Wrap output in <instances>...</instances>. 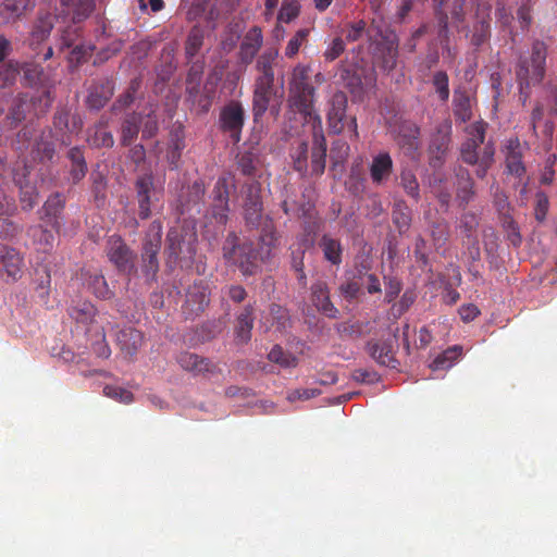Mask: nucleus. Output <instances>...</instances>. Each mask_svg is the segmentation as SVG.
I'll use <instances>...</instances> for the list:
<instances>
[{"label":"nucleus","instance_id":"f257e3e1","mask_svg":"<svg viewBox=\"0 0 557 557\" xmlns=\"http://www.w3.org/2000/svg\"><path fill=\"white\" fill-rule=\"evenodd\" d=\"M548 52V44L535 38L531 41L530 49L521 54L516 62V82L523 104L530 98V89L540 86L544 82L547 72Z\"/></svg>","mask_w":557,"mask_h":557},{"label":"nucleus","instance_id":"f03ea898","mask_svg":"<svg viewBox=\"0 0 557 557\" xmlns=\"http://www.w3.org/2000/svg\"><path fill=\"white\" fill-rule=\"evenodd\" d=\"M311 69L298 64L294 67L289 83L288 104L304 116L306 123L315 126V117L321 119L314 109L315 88L310 81Z\"/></svg>","mask_w":557,"mask_h":557},{"label":"nucleus","instance_id":"7ed1b4c3","mask_svg":"<svg viewBox=\"0 0 557 557\" xmlns=\"http://www.w3.org/2000/svg\"><path fill=\"white\" fill-rule=\"evenodd\" d=\"M225 262L236 267L244 276L256 275L260 270V256L253 243L240 242L235 232H230L222 246Z\"/></svg>","mask_w":557,"mask_h":557},{"label":"nucleus","instance_id":"20e7f679","mask_svg":"<svg viewBox=\"0 0 557 557\" xmlns=\"http://www.w3.org/2000/svg\"><path fill=\"white\" fill-rule=\"evenodd\" d=\"M162 223L153 221L149 225L141 249V271L148 282L156 281L159 272L158 253L161 248Z\"/></svg>","mask_w":557,"mask_h":557},{"label":"nucleus","instance_id":"39448f33","mask_svg":"<svg viewBox=\"0 0 557 557\" xmlns=\"http://www.w3.org/2000/svg\"><path fill=\"white\" fill-rule=\"evenodd\" d=\"M106 253L109 261L123 274L132 275L137 272L136 253L119 235H111L106 243Z\"/></svg>","mask_w":557,"mask_h":557},{"label":"nucleus","instance_id":"423d86ee","mask_svg":"<svg viewBox=\"0 0 557 557\" xmlns=\"http://www.w3.org/2000/svg\"><path fill=\"white\" fill-rule=\"evenodd\" d=\"M25 269L24 253L14 246L0 243V280L15 283L23 277Z\"/></svg>","mask_w":557,"mask_h":557},{"label":"nucleus","instance_id":"0eeeda50","mask_svg":"<svg viewBox=\"0 0 557 557\" xmlns=\"http://www.w3.org/2000/svg\"><path fill=\"white\" fill-rule=\"evenodd\" d=\"M246 112L242 102L231 100L220 111L219 128L230 136L233 143L242 139V132L245 125Z\"/></svg>","mask_w":557,"mask_h":557},{"label":"nucleus","instance_id":"6e6552de","mask_svg":"<svg viewBox=\"0 0 557 557\" xmlns=\"http://www.w3.org/2000/svg\"><path fill=\"white\" fill-rule=\"evenodd\" d=\"M545 108L549 113L557 115V78L550 77L541 88V98L531 112V127L535 133L537 123L543 119Z\"/></svg>","mask_w":557,"mask_h":557},{"label":"nucleus","instance_id":"1a4fd4ad","mask_svg":"<svg viewBox=\"0 0 557 557\" xmlns=\"http://www.w3.org/2000/svg\"><path fill=\"white\" fill-rule=\"evenodd\" d=\"M276 95L274 78H256L252 95V116L258 122L268 111L272 98Z\"/></svg>","mask_w":557,"mask_h":557},{"label":"nucleus","instance_id":"9d476101","mask_svg":"<svg viewBox=\"0 0 557 557\" xmlns=\"http://www.w3.org/2000/svg\"><path fill=\"white\" fill-rule=\"evenodd\" d=\"M451 143V124L444 122L436 128V133L432 136L430 144V165L440 168L445 161V157L449 150Z\"/></svg>","mask_w":557,"mask_h":557},{"label":"nucleus","instance_id":"9b49d317","mask_svg":"<svg viewBox=\"0 0 557 557\" xmlns=\"http://www.w3.org/2000/svg\"><path fill=\"white\" fill-rule=\"evenodd\" d=\"M454 174L456 202L458 203L459 208L466 209V207L476 196L475 182L472 178L469 170L461 165H458L454 169Z\"/></svg>","mask_w":557,"mask_h":557},{"label":"nucleus","instance_id":"f8f14e48","mask_svg":"<svg viewBox=\"0 0 557 557\" xmlns=\"http://www.w3.org/2000/svg\"><path fill=\"white\" fill-rule=\"evenodd\" d=\"M65 208V197L57 191L51 194L38 211L39 219L54 232L61 227V218Z\"/></svg>","mask_w":557,"mask_h":557},{"label":"nucleus","instance_id":"ddd939ff","mask_svg":"<svg viewBox=\"0 0 557 557\" xmlns=\"http://www.w3.org/2000/svg\"><path fill=\"white\" fill-rule=\"evenodd\" d=\"M348 99L344 91H336L330 99L327 111L329 131L332 134H341L345 129L346 109Z\"/></svg>","mask_w":557,"mask_h":557},{"label":"nucleus","instance_id":"4468645a","mask_svg":"<svg viewBox=\"0 0 557 557\" xmlns=\"http://www.w3.org/2000/svg\"><path fill=\"white\" fill-rule=\"evenodd\" d=\"M166 249L171 259L193 260L196 255V237L190 236L186 242L177 230H170L166 235Z\"/></svg>","mask_w":557,"mask_h":557},{"label":"nucleus","instance_id":"2eb2a0df","mask_svg":"<svg viewBox=\"0 0 557 557\" xmlns=\"http://www.w3.org/2000/svg\"><path fill=\"white\" fill-rule=\"evenodd\" d=\"M176 361L184 371L194 375L214 374L219 371L209 358L195 352L182 351L177 355Z\"/></svg>","mask_w":557,"mask_h":557},{"label":"nucleus","instance_id":"dca6fc26","mask_svg":"<svg viewBox=\"0 0 557 557\" xmlns=\"http://www.w3.org/2000/svg\"><path fill=\"white\" fill-rule=\"evenodd\" d=\"M469 134L470 138L462 144L460 154L465 163L474 165L479 161L478 149L484 144L485 124L478 122L470 125Z\"/></svg>","mask_w":557,"mask_h":557},{"label":"nucleus","instance_id":"f3484780","mask_svg":"<svg viewBox=\"0 0 557 557\" xmlns=\"http://www.w3.org/2000/svg\"><path fill=\"white\" fill-rule=\"evenodd\" d=\"M209 302L210 292L208 285L203 281L195 282L188 287L186 293L185 313L197 315L208 307Z\"/></svg>","mask_w":557,"mask_h":557},{"label":"nucleus","instance_id":"a211bd4d","mask_svg":"<svg viewBox=\"0 0 557 557\" xmlns=\"http://www.w3.org/2000/svg\"><path fill=\"white\" fill-rule=\"evenodd\" d=\"M326 140L323 133L322 120L315 117V126L312 127L311 170L315 175H321L325 169Z\"/></svg>","mask_w":557,"mask_h":557},{"label":"nucleus","instance_id":"6ab92c4d","mask_svg":"<svg viewBox=\"0 0 557 557\" xmlns=\"http://www.w3.org/2000/svg\"><path fill=\"white\" fill-rule=\"evenodd\" d=\"M136 199L138 202V215L147 220L151 215V197L154 190L153 176L146 173L135 181Z\"/></svg>","mask_w":557,"mask_h":557},{"label":"nucleus","instance_id":"aec40b11","mask_svg":"<svg viewBox=\"0 0 557 557\" xmlns=\"http://www.w3.org/2000/svg\"><path fill=\"white\" fill-rule=\"evenodd\" d=\"M399 39L394 32L382 36L376 46V55L381 61V66L385 71H392L396 67L398 59Z\"/></svg>","mask_w":557,"mask_h":557},{"label":"nucleus","instance_id":"412c9836","mask_svg":"<svg viewBox=\"0 0 557 557\" xmlns=\"http://www.w3.org/2000/svg\"><path fill=\"white\" fill-rule=\"evenodd\" d=\"M244 211L247 225L257 227L262 218L263 206L260 196V188L256 184L247 186Z\"/></svg>","mask_w":557,"mask_h":557},{"label":"nucleus","instance_id":"4be33fe9","mask_svg":"<svg viewBox=\"0 0 557 557\" xmlns=\"http://www.w3.org/2000/svg\"><path fill=\"white\" fill-rule=\"evenodd\" d=\"M263 44L262 30L259 26L251 27L244 36L238 57L243 64H250Z\"/></svg>","mask_w":557,"mask_h":557},{"label":"nucleus","instance_id":"5701e85b","mask_svg":"<svg viewBox=\"0 0 557 557\" xmlns=\"http://www.w3.org/2000/svg\"><path fill=\"white\" fill-rule=\"evenodd\" d=\"M491 9L492 7L487 2L478 3L476 9V22L473 26V33L471 36L472 45L480 47L486 42L491 35Z\"/></svg>","mask_w":557,"mask_h":557},{"label":"nucleus","instance_id":"b1692460","mask_svg":"<svg viewBox=\"0 0 557 557\" xmlns=\"http://www.w3.org/2000/svg\"><path fill=\"white\" fill-rule=\"evenodd\" d=\"M29 174V166H23V173L20 174L17 170L14 171L13 181L20 187V202L21 207L25 211L32 210L38 202L37 188L29 184L27 175Z\"/></svg>","mask_w":557,"mask_h":557},{"label":"nucleus","instance_id":"393cba45","mask_svg":"<svg viewBox=\"0 0 557 557\" xmlns=\"http://www.w3.org/2000/svg\"><path fill=\"white\" fill-rule=\"evenodd\" d=\"M311 299L315 308L327 318L336 319L338 309L330 299V289L324 281H317L311 286Z\"/></svg>","mask_w":557,"mask_h":557},{"label":"nucleus","instance_id":"a878e982","mask_svg":"<svg viewBox=\"0 0 557 557\" xmlns=\"http://www.w3.org/2000/svg\"><path fill=\"white\" fill-rule=\"evenodd\" d=\"M371 358L380 366L396 369L398 361L394 356L392 341H370L366 347Z\"/></svg>","mask_w":557,"mask_h":557},{"label":"nucleus","instance_id":"bb28decb","mask_svg":"<svg viewBox=\"0 0 557 557\" xmlns=\"http://www.w3.org/2000/svg\"><path fill=\"white\" fill-rule=\"evenodd\" d=\"M505 162L510 174L521 177L525 173L522 162L523 147L518 138H510L505 146Z\"/></svg>","mask_w":557,"mask_h":557},{"label":"nucleus","instance_id":"cd10ccee","mask_svg":"<svg viewBox=\"0 0 557 557\" xmlns=\"http://www.w3.org/2000/svg\"><path fill=\"white\" fill-rule=\"evenodd\" d=\"M323 259L333 267H339L343 262L344 247L339 238L332 234H323L318 242Z\"/></svg>","mask_w":557,"mask_h":557},{"label":"nucleus","instance_id":"c85d7f7f","mask_svg":"<svg viewBox=\"0 0 557 557\" xmlns=\"http://www.w3.org/2000/svg\"><path fill=\"white\" fill-rule=\"evenodd\" d=\"M372 183L376 186L388 181L393 173V159L388 152H380L373 157L369 168Z\"/></svg>","mask_w":557,"mask_h":557},{"label":"nucleus","instance_id":"c756f323","mask_svg":"<svg viewBox=\"0 0 557 557\" xmlns=\"http://www.w3.org/2000/svg\"><path fill=\"white\" fill-rule=\"evenodd\" d=\"M113 83L110 79H102L94 83L86 99L88 108L94 110H100L113 96Z\"/></svg>","mask_w":557,"mask_h":557},{"label":"nucleus","instance_id":"7c9ffc66","mask_svg":"<svg viewBox=\"0 0 557 557\" xmlns=\"http://www.w3.org/2000/svg\"><path fill=\"white\" fill-rule=\"evenodd\" d=\"M34 7V0H3L0 3V24L15 22Z\"/></svg>","mask_w":557,"mask_h":557},{"label":"nucleus","instance_id":"2f4dec72","mask_svg":"<svg viewBox=\"0 0 557 557\" xmlns=\"http://www.w3.org/2000/svg\"><path fill=\"white\" fill-rule=\"evenodd\" d=\"M27 233L38 252L50 253L53 250L55 242L54 230H49L48 225L44 223L30 226Z\"/></svg>","mask_w":557,"mask_h":557},{"label":"nucleus","instance_id":"473e14b6","mask_svg":"<svg viewBox=\"0 0 557 557\" xmlns=\"http://www.w3.org/2000/svg\"><path fill=\"white\" fill-rule=\"evenodd\" d=\"M143 333L134 327H124L116 334V344L122 354L132 357L137 354L143 344Z\"/></svg>","mask_w":557,"mask_h":557},{"label":"nucleus","instance_id":"72a5a7b5","mask_svg":"<svg viewBox=\"0 0 557 557\" xmlns=\"http://www.w3.org/2000/svg\"><path fill=\"white\" fill-rule=\"evenodd\" d=\"M253 321V307L251 305H247L236 318L234 330L236 344L245 345L251 339Z\"/></svg>","mask_w":557,"mask_h":557},{"label":"nucleus","instance_id":"f704fd0d","mask_svg":"<svg viewBox=\"0 0 557 557\" xmlns=\"http://www.w3.org/2000/svg\"><path fill=\"white\" fill-rule=\"evenodd\" d=\"M63 12L71 16L73 24L86 20L95 10L96 0H60Z\"/></svg>","mask_w":557,"mask_h":557},{"label":"nucleus","instance_id":"c9c22d12","mask_svg":"<svg viewBox=\"0 0 557 557\" xmlns=\"http://www.w3.org/2000/svg\"><path fill=\"white\" fill-rule=\"evenodd\" d=\"M67 159L71 162L69 175L73 185L78 184L87 174L88 165L81 147H72L67 151Z\"/></svg>","mask_w":557,"mask_h":557},{"label":"nucleus","instance_id":"e433bc0d","mask_svg":"<svg viewBox=\"0 0 557 557\" xmlns=\"http://www.w3.org/2000/svg\"><path fill=\"white\" fill-rule=\"evenodd\" d=\"M53 20L54 17L50 13L39 15L37 18L29 36V46L34 51L37 50L41 42L49 38L53 28Z\"/></svg>","mask_w":557,"mask_h":557},{"label":"nucleus","instance_id":"4c0bfd02","mask_svg":"<svg viewBox=\"0 0 557 557\" xmlns=\"http://www.w3.org/2000/svg\"><path fill=\"white\" fill-rule=\"evenodd\" d=\"M33 158L41 163L49 162L55 154V145L51 138V132H42L35 143L30 151Z\"/></svg>","mask_w":557,"mask_h":557},{"label":"nucleus","instance_id":"58836bf2","mask_svg":"<svg viewBox=\"0 0 557 557\" xmlns=\"http://www.w3.org/2000/svg\"><path fill=\"white\" fill-rule=\"evenodd\" d=\"M141 115L133 112L127 114L121 124L120 143L124 147H128L137 138L140 131Z\"/></svg>","mask_w":557,"mask_h":557},{"label":"nucleus","instance_id":"ea45409f","mask_svg":"<svg viewBox=\"0 0 557 557\" xmlns=\"http://www.w3.org/2000/svg\"><path fill=\"white\" fill-rule=\"evenodd\" d=\"M453 112L456 121H459L460 123H466L472 119L471 99L466 90H455Z\"/></svg>","mask_w":557,"mask_h":557},{"label":"nucleus","instance_id":"a19ab883","mask_svg":"<svg viewBox=\"0 0 557 557\" xmlns=\"http://www.w3.org/2000/svg\"><path fill=\"white\" fill-rule=\"evenodd\" d=\"M277 236L272 224H267L261 232L258 243V253L261 262L268 261L272 257V251L276 247Z\"/></svg>","mask_w":557,"mask_h":557},{"label":"nucleus","instance_id":"79ce46f5","mask_svg":"<svg viewBox=\"0 0 557 557\" xmlns=\"http://www.w3.org/2000/svg\"><path fill=\"white\" fill-rule=\"evenodd\" d=\"M278 57V51L275 48L265 49L257 59L256 70L258 76L256 78H274L273 65Z\"/></svg>","mask_w":557,"mask_h":557},{"label":"nucleus","instance_id":"37998d69","mask_svg":"<svg viewBox=\"0 0 557 557\" xmlns=\"http://www.w3.org/2000/svg\"><path fill=\"white\" fill-rule=\"evenodd\" d=\"M70 317L77 323L88 325L94 322L97 314L96 307L90 301H78L69 308Z\"/></svg>","mask_w":557,"mask_h":557},{"label":"nucleus","instance_id":"c03bdc74","mask_svg":"<svg viewBox=\"0 0 557 557\" xmlns=\"http://www.w3.org/2000/svg\"><path fill=\"white\" fill-rule=\"evenodd\" d=\"M87 140L95 148H112L114 145L113 134L107 129L103 122H99L89 131Z\"/></svg>","mask_w":557,"mask_h":557},{"label":"nucleus","instance_id":"a18cd8bd","mask_svg":"<svg viewBox=\"0 0 557 557\" xmlns=\"http://www.w3.org/2000/svg\"><path fill=\"white\" fill-rule=\"evenodd\" d=\"M95 50V46L90 44H77L71 48V51L67 55V62L70 69L73 71L81 66L83 63L87 62L91 57Z\"/></svg>","mask_w":557,"mask_h":557},{"label":"nucleus","instance_id":"49530a36","mask_svg":"<svg viewBox=\"0 0 557 557\" xmlns=\"http://www.w3.org/2000/svg\"><path fill=\"white\" fill-rule=\"evenodd\" d=\"M203 29L199 26H194L188 35L185 42V54L190 61L201 49L203 45Z\"/></svg>","mask_w":557,"mask_h":557},{"label":"nucleus","instance_id":"de8ad7c7","mask_svg":"<svg viewBox=\"0 0 557 557\" xmlns=\"http://www.w3.org/2000/svg\"><path fill=\"white\" fill-rule=\"evenodd\" d=\"M82 42V28L77 24L67 25L59 38V50L71 49Z\"/></svg>","mask_w":557,"mask_h":557},{"label":"nucleus","instance_id":"09e8293b","mask_svg":"<svg viewBox=\"0 0 557 557\" xmlns=\"http://www.w3.org/2000/svg\"><path fill=\"white\" fill-rule=\"evenodd\" d=\"M89 290L100 299H110L114 293L109 288V285L102 274H92L87 282Z\"/></svg>","mask_w":557,"mask_h":557},{"label":"nucleus","instance_id":"8fccbe9b","mask_svg":"<svg viewBox=\"0 0 557 557\" xmlns=\"http://www.w3.org/2000/svg\"><path fill=\"white\" fill-rule=\"evenodd\" d=\"M268 359L283 368H294L298 363V359L294 355L286 352L280 345L272 347L268 354Z\"/></svg>","mask_w":557,"mask_h":557},{"label":"nucleus","instance_id":"3c124183","mask_svg":"<svg viewBox=\"0 0 557 557\" xmlns=\"http://www.w3.org/2000/svg\"><path fill=\"white\" fill-rule=\"evenodd\" d=\"M235 183L231 176H220L212 189V199L230 201V191L235 189Z\"/></svg>","mask_w":557,"mask_h":557},{"label":"nucleus","instance_id":"603ef678","mask_svg":"<svg viewBox=\"0 0 557 557\" xmlns=\"http://www.w3.org/2000/svg\"><path fill=\"white\" fill-rule=\"evenodd\" d=\"M432 85L441 101L447 102L449 99V78L445 71H436L432 76Z\"/></svg>","mask_w":557,"mask_h":557},{"label":"nucleus","instance_id":"864d4df0","mask_svg":"<svg viewBox=\"0 0 557 557\" xmlns=\"http://www.w3.org/2000/svg\"><path fill=\"white\" fill-rule=\"evenodd\" d=\"M400 185L405 193L413 198L416 201L420 199V186L414 173L410 170H405L400 174Z\"/></svg>","mask_w":557,"mask_h":557},{"label":"nucleus","instance_id":"5fc2aeb1","mask_svg":"<svg viewBox=\"0 0 557 557\" xmlns=\"http://www.w3.org/2000/svg\"><path fill=\"white\" fill-rule=\"evenodd\" d=\"M502 225L504 231L506 232L507 240L513 247H519L522 243V236L520 234L519 226L515 222L513 218L510 214H507L505 218H502Z\"/></svg>","mask_w":557,"mask_h":557},{"label":"nucleus","instance_id":"6e6d98bb","mask_svg":"<svg viewBox=\"0 0 557 557\" xmlns=\"http://www.w3.org/2000/svg\"><path fill=\"white\" fill-rule=\"evenodd\" d=\"M309 33L308 28H301L295 33L285 48V55L287 58H294L299 52L300 47L307 41Z\"/></svg>","mask_w":557,"mask_h":557},{"label":"nucleus","instance_id":"4d7b16f0","mask_svg":"<svg viewBox=\"0 0 557 557\" xmlns=\"http://www.w3.org/2000/svg\"><path fill=\"white\" fill-rule=\"evenodd\" d=\"M300 4L297 0H285L278 11L277 20L289 23L299 15Z\"/></svg>","mask_w":557,"mask_h":557},{"label":"nucleus","instance_id":"13d9d810","mask_svg":"<svg viewBox=\"0 0 557 557\" xmlns=\"http://www.w3.org/2000/svg\"><path fill=\"white\" fill-rule=\"evenodd\" d=\"M480 218L476 213L468 211L461 214L459 227L461 232L468 237H472L479 226Z\"/></svg>","mask_w":557,"mask_h":557},{"label":"nucleus","instance_id":"bf43d9fd","mask_svg":"<svg viewBox=\"0 0 557 557\" xmlns=\"http://www.w3.org/2000/svg\"><path fill=\"white\" fill-rule=\"evenodd\" d=\"M18 74L17 63L13 61L2 62L0 65V87L12 85Z\"/></svg>","mask_w":557,"mask_h":557},{"label":"nucleus","instance_id":"052dcab7","mask_svg":"<svg viewBox=\"0 0 557 557\" xmlns=\"http://www.w3.org/2000/svg\"><path fill=\"white\" fill-rule=\"evenodd\" d=\"M27 99L25 96L18 97L13 107L11 108L8 120H10L12 126H16L26 117Z\"/></svg>","mask_w":557,"mask_h":557},{"label":"nucleus","instance_id":"680f3d73","mask_svg":"<svg viewBox=\"0 0 557 557\" xmlns=\"http://www.w3.org/2000/svg\"><path fill=\"white\" fill-rule=\"evenodd\" d=\"M257 156L252 151H244L237 156V166L244 175L251 176L256 171Z\"/></svg>","mask_w":557,"mask_h":557},{"label":"nucleus","instance_id":"e2e57ef3","mask_svg":"<svg viewBox=\"0 0 557 557\" xmlns=\"http://www.w3.org/2000/svg\"><path fill=\"white\" fill-rule=\"evenodd\" d=\"M230 205L228 201L212 199L211 215L216 223L225 225L228 221Z\"/></svg>","mask_w":557,"mask_h":557},{"label":"nucleus","instance_id":"0e129e2a","mask_svg":"<svg viewBox=\"0 0 557 557\" xmlns=\"http://www.w3.org/2000/svg\"><path fill=\"white\" fill-rule=\"evenodd\" d=\"M292 158L294 169L299 173L306 172L308 168V144L306 141H301L296 151L292 154Z\"/></svg>","mask_w":557,"mask_h":557},{"label":"nucleus","instance_id":"69168bd1","mask_svg":"<svg viewBox=\"0 0 557 557\" xmlns=\"http://www.w3.org/2000/svg\"><path fill=\"white\" fill-rule=\"evenodd\" d=\"M103 393L106 396L116 399L123 404H131L134 400V395L121 386L106 385L103 387Z\"/></svg>","mask_w":557,"mask_h":557},{"label":"nucleus","instance_id":"338daca9","mask_svg":"<svg viewBox=\"0 0 557 557\" xmlns=\"http://www.w3.org/2000/svg\"><path fill=\"white\" fill-rule=\"evenodd\" d=\"M367 23L363 20L350 22L346 24L344 34L348 42H355L359 40L366 32Z\"/></svg>","mask_w":557,"mask_h":557},{"label":"nucleus","instance_id":"774afa93","mask_svg":"<svg viewBox=\"0 0 557 557\" xmlns=\"http://www.w3.org/2000/svg\"><path fill=\"white\" fill-rule=\"evenodd\" d=\"M345 48L346 45L342 37L333 38L323 52L324 60L327 62L335 61L345 51Z\"/></svg>","mask_w":557,"mask_h":557}]
</instances>
